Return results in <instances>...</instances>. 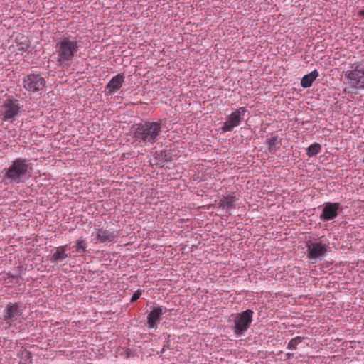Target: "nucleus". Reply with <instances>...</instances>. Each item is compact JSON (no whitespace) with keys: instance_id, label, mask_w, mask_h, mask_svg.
I'll use <instances>...</instances> for the list:
<instances>
[{"instance_id":"nucleus-10","label":"nucleus","mask_w":364,"mask_h":364,"mask_svg":"<svg viewBox=\"0 0 364 364\" xmlns=\"http://www.w3.org/2000/svg\"><path fill=\"white\" fill-rule=\"evenodd\" d=\"M118 237V231H111L102 228L95 231V237L93 239L95 243L112 242Z\"/></svg>"},{"instance_id":"nucleus-16","label":"nucleus","mask_w":364,"mask_h":364,"mask_svg":"<svg viewBox=\"0 0 364 364\" xmlns=\"http://www.w3.org/2000/svg\"><path fill=\"white\" fill-rule=\"evenodd\" d=\"M318 76V72L316 70L311 72L308 75H304L301 81V85L304 88L310 87L312 85L313 82Z\"/></svg>"},{"instance_id":"nucleus-9","label":"nucleus","mask_w":364,"mask_h":364,"mask_svg":"<svg viewBox=\"0 0 364 364\" xmlns=\"http://www.w3.org/2000/svg\"><path fill=\"white\" fill-rule=\"evenodd\" d=\"M22 312L16 303H9L4 311V319L10 326L20 319Z\"/></svg>"},{"instance_id":"nucleus-18","label":"nucleus","mask_w":364,"mask_h":364,"mask_svg":"<svg viewBox=\"0 0 364 364\" xmlns=\"http://www.w3.org/2000/svg\"><path fill=\"white\" fill-rule=\"evenodd\" d=\"M75 251L79 254H84L87 250V244L84 239L80 238L77 240L75 246Z\"/></svg>"},{"instance_id":"nucleus-4","label":"nucleus","mask_w":364,"mask_h":364,"mask_svg":"<svg viewBox=\"0 0 364 364\" xmlns=\"http://www.w3.org/2000/svg\"><path fill=\"white\" fill-rule=\"evenodd\" d=\"M346 83L355 90L364 89V65L360 62L350 64L347 70L343 71Z\"/></svg>"},{"instance_id":"nucleus-13","label":"nucleus","mask_w":364,"mask_h":364,"mask_svg":"<svg viewBox=\"0 0 364 364\" xmlns=\"http://www.w3.org/2000/svg\"><path fill=\"white\" fill-rule=\"evenodd\" d=\"M67 247L68 245L57 247L50 258V261L52 262L58 263L63 262L66 258L70 257V254L68 252Z\"/></svg>"},{"instance_id":"nucleus-3","label":"nucleus","mask_w":364,"mask_h":364,"mask_svg":"<svg viewBox=\"0 0 364 364\" xmlns=\"http://www.w3.org/2000/svg\"><path fill=\"white\" fill-rule=\"evenodd\" d=\"M32 171V165L24 159H16L7 169L2 171V182L4 184L19 183Z\"/></svg>"},{"instance_id":"nucleus-11","label":"nucleus","mask_w":364,"mask_h":364,"mask_svg":"<svg viewBox=\"0 0 364 364\" xmlns=\"http://www.w3.org/2000/svg\"><path fill=\"white\" fill-rule=\"evenodd\" d=\"M327 247L321 242H314L308 245V257L314 260L311 263H315L317 258L323 257L327 251Z\"/></svg>"},{"instance_id":"nucleus-5","label":"nucleus","mask_w":364,"mask_h":364,"mask_svg":"<svg viewBox=\"0 0 364 364\" xmlns=\"http://www.w3.org/2000/svg\"><path fill=\"white\" fill-rule=\"evenodd\" d=\"M254 312L247 309L240 314H237L234 318V332L237 336L242 335L250 327Z\"/></svg>"},{"instance_id":"nucleus-15","label":"nucleus","mask_w":364,"mask_h":364,"mask_svg":"<svg viewBox=\"0 0 364 364\" xmlns=\"http://www.w3.org/2000/svg\"><path fill=\"white\" fill-rule=\"evenodd\" d=\"M123 82L124 75L118 74L110 80L107 85V89H108L109 92L114 93L121 88Z\"/></svg>"},{"instance_id":"nucleus-22","label":"nucleus","mask_w":364,"mask_h":364,"mask_svg":"<svg viewBox=\"0 0 364 364\" xmlns=\"http://www.w3.org/2000/svg\"><path fill=\"white\" fill-rule=\"evenodd\" d=\"M141 295V290H137L136 291H135L131 298V302H134L135 301H136L138 299H139Z\"/></svg>"},{"instance_id":"nucleus-19","label":"nucleus","mask_w":364,"mask_h":364,"mask_svg":"<svg viewBox=\"0 0 364 364\" xmlns=\"http://www.w3.org/2000/svg\"><path fill=\"white\" fill-rule=\"evenodd\" d=\"M267 142L269 151H272L279 148L280 143L278 141L277 136H274L270 139H268Z\"/></svg>"},{"instance_id":"nucleus-23","label":"nucleus","mask_w":364,"mask_h":364,"mask_svg":"<svg viewBox=\"0 0 364 364\" xmlns=\"http://www.w3.org/2000/svg\"><path fill=\"white\" fill-rule=\"evenodd\" d=\"M359 15L361 16L362 17H364V10H361L360 12H359Z\"/></svg>"},{"instance_id":"nucleus-24","label":"nucleus","mask_w":364,"mask_h":364,"mask_svg":"<svg viewBox=\"0 0 364 364\" xmlns=\"http://www.w3.org/2000/svg\"><path fill=\"white\" fill-rule=\"evenodd\" d=\"M291 355L290 353H287V356L289 357Z\"/></svg>"},{"instance_id":"nucleus-21","label":"nucleus","mask_w":364,"mask_h":364,"mask_svg":"<svg viewBox=\"0 0 364 364\" xmlns=\"http://www.w3.org/2000/svg\"><path fill=\"white\" fill-rule=\"evenodd\" d=\"M304 338L301 336H296L292 338L288 343L287 348L289 350L296 349L297 345L304 341Z\"/></svg>"},{"instance_id":"nucleus-20","label":"nucleus","mask_w":364,"mask_h":364,"mask_svg":"<svg viewBox=\"0 0 364 364\" xmlns=\"http://www.w3.org/2000/svg\"><path fill=\"white\" fill-rule=\"evenodd\" d=\"M321 146L319 144L315 143L314 144H311L307 149V155L309 156H316L321 151Z\"/></svg>"},{"instance_id":"nucleus-6","label":"nucleus","mask_w":364,"mask_h":364,"mask_svg":"<svg viewBox=\"0 0 364 364\" xmlns=\"http://www.w3.org/2000/svg\"><path fill=\"white\" fill-rule=\"evenodd\" d=\"M46 80L39 74H31L23 80V87L30 92H38L43 90Z\"/></svg>"},{"instance_id":"nucleus-14","label":"nucleus","mask_w":364,"mask_h":364,"mask_svg":"<svg viewBox=\"0 0 364 364\" xmlns=\"http://www.w3.org/2000/svg\"><path fill=\"white\" fill-rule=\"evenodd\" d=\"M162 314L163 309L161 307H156L149 314L147 322L150 328H156Z\"/></svg>"},{"instance_id":"nucleus-17","label":"nucleus","mask_w":364,"mask_h":364,"mask_svg":"<svg viewBox=\"0 0 364 364\" xmlns=\"http://www.w3.org/2000/svg\"><path fill=\"white\" fill-rule=\"evenodd\" d=\"M235 202V197L232 195H229L220 200L219 207L223 209H230L233 207Z\"/></svg>"},{"instance_id":"nucleus-2","label":"nucleus","mask_w":364,"mask_h":364,"mask_svg":"<svg viewBox=\"0 0 364 364\" xmlns=\"http://www.w3.org/2000/svg\"><path fill=\"white\" fill-rule=\"evenodd\" d=\"M161 132V124L157 122H145L136 124L132 127L134 142L140 146H146L156 143Z\"/></svg>"},{"instance_id":"nucleus-1","label":"nucleus","mask_w":364,"mask_h":364,"mask_svg":"<svg viewBox=\"0 0 364 364\" xmlns=\"http://www.w3.org/2000/svg\"><path fill=\"white\" fill-rule=\"evenodd\" d=\"M79 43L74 37H63L55 43L53 57L58 67L65 69L73 63L79 51Z\"/></svg>"},{"instance_id":"nucleus-12","label":"nucleus","mask_w":364,"mask_h":364,"mask_svg":"<svg viewBox=\"0 0 364 364\" xmlns=\"http://www.w3.org/2000/svg\"><path fill=\"white\" fill-rule=\"evenodd\" d=\"M339 206V203H326L320 217L321 219L323 220H330L336 218L338 215Z\"/></svg>"},{"instance_id":"nucleus-8","label":"nucleus","mask_w":364,"mask_h":364,"mask_svg":"<svg viewBox=\"0 0 364 364\" xmlns=\"http://www.w3.org/2000/svg\"><path fill=\"white\" fill-rule=\"evenodd\" d=\"M246 111V108L242 107L230 114L222 127L223 132L232 131L235 127L239 126L243 119V115Z\"/></svg>"},{"instance_id":"nucleus-7","label":"nucleus","mask_w":364,"mask_h":364,"mask_svg":"<svg viewBox=\"0 0 364 364\" xmlns=\"http://www.w3.org/2000/svg\"><path fill=\"white\" fill-rule=\"evenodd\" d=\"M21 106L17 100L7 99L1 106V114L4 120L14 119L21 110Z\"/></svg>"}]
</instances>
